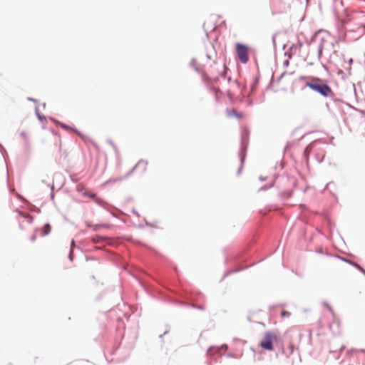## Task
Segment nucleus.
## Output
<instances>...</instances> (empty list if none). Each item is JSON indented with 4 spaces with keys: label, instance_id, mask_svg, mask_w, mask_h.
Masks as SVG:
<instances>
[{
    "label": "nucleus",
    "instance_id": "f257e3e1",
    "mask_svg": "<svg viewBox=\"0 0 365 365\" xmlns=\"http://www.w3.org/2000/svg\"><path fill=\"white\" fill-rule=\"evenodd\" d=\"M306 86L324 97H329L333 94L331 88L327 84L324 83L322 81L318 78H314L310 82H307Z\"/></svg>",
    "mask_w": 365,
    "mask_h": 365
},
{
    "label": "nucleus",
    "instance_id": "f03ea898",
    "mask_svg": "<svg viewBox=\"0 0 365 365\" xmlns=\"http://www.w3.org/2000/svg\"><path fill=\"white\" fill-rule=\"evenodd\" d=\"M278 340L277 334L273 331H269L264 334L262 340L259 342V346L267 351L274 349L273 344Z\"/></svg>",
    "mask_w": 365,
    "mask_h": 365
},
{
    "label": "nucleus",
    "instance_id": "7ed1b4c3",
    "mask_svg": "<svg viewBox=\"0 0 365 365\" xmlns=\"http://www.w3.org/2000/svg\"><path fill=\"white\" fill-rule=\"evenodd\" d=\"M235 50L237 58L242 63H247L249 61V47L247 45L237 43Z\"/></svg>",
    "mask_w": 365,
    "mask_h": 365
},
{
    "label": "nucleus",
    "instance_id": "20e7f679",
    "mask_svg": "<svg viewBox=\"0 0 365 365\" xmlns=\"http://www.w3.org/2000/svg\"><path fill=\"white\" fill-rule=\"evenodd\" d=\"M226 113L227 115L230 118L235 117L238 119H242L245 117L244 113L238 112L235 109H228Z\"/></svg>",
    "mask_w": 365,
    "mask_h": 365
},
{
    "label": "nucleus",
    "instance_id": "39448f33",
    "mask_svg": "<svg viewBox=\"0 0 365 365\" xmlns=\"http://www.w3.org/2000/svg\"><path fill=\"white\" fill-rule=\"evenodd\" d=\"M91 240L94 244L104 245L108 242V239L106 237H102L100 235H96V236L93 237Z\"/></svg>",
    "mask_w": 365,
    "mask_h": 365
},
{
    "label": "nucleus",
    "instance_id": "423d86ee",
    "mask_svg": "<svg viewBox=\"0 0 365 365\" xmlns=\"http://www.w3.org/2000/svg\"><path fill=\"white\" fill-rule=\"evenodd\" d=\"M51 227L49 224H46L41 229L43 235H47L51 232Z\"/></svg>",
    "mask_w": 365,
    "mask_h": 365
},
{
    "label": "nucleus",
    "instance_id": "0eeeda50",
    "mask_svg": "<svg viewBox=\"0 0 365 365\" xmlns=\"http://www.w3.org/2000/svg\"><path fill=\"white\" fill-rule=\"evenodd\" d=\"M282 317H288L290 316V313L287 311H282L281 313Z\"/></svg>",
    "mask_w": 365,
    "mask_h": 365
},
{
    "label": "nucleus",
    "instance_id": "6e6552de",
    "mask_svg": "<svg viewBox=\"0 0 365 365\" xmlns=\"http://www.w3.org/2000/svg\"><path fill=\"white\" fill-rule=\"evenodd\" d=\"M61 126L63 128H64V129H66V130H68V129H69L68 126H67V125H64V124H63V123H61Z\"/></svg>",
    "mask_w": 365,
    "mask_h": 365
},
{
    "label": "nucleus",
    "instance_id": "1a4fd4ad",
    "mask_svg": "<svg viewBox=\"0 0 365 365\" xmlns=\"http://www.w3.org/2000/svg\"><path fill=\"white\" fill-rule=\"evenodd\" d=\"M36 239V235H33L31 237V240L32 242H34Z\"/></svg>",
    "mask_w": 365,
    "mask_h": 365
},
{
    "label": "nucleus",
    "instance_id": "9d476101",
    "mask_svg": "<svg viewBox=\"0 0 365 365\" xmlns=\"http://www.w3.org/2000/svg\"><path fill=\"white\" fill-rule=\"evenodd\" d=\"M24 217H26L29 218L30 221L32 220V217L29 214H27L26 215H24Z\"/></svg>",
    "mask_w": 365,
    "mask_h": 365
},
{
    "label": "nucleus",
    "instance_id": "9b49d317",
    "mask_svg": "<svg viewBox=\"0 0 365 365\" xmlns=\"http://www.w3.org/2000/svg\"><path fill=\"white\" fill-rule=\"evenodd\" d=\"M354 265H355L357 268H359V269H361V268L360 267V266H359V265H358V264H354Z\"/></svg>",
    "mask_w": 365,
    "mask_h": 365
},
{
    "label": "nucleus",
    "instance_id": "f8f14e48",
    "mask_svg": "<svg viewBox=\"0 0 365 365\" xmlns=\"http://www.w3.org/2000/svg\"><path fill=\"white\" fill-rule=\"evenodd\" d=\"M327 308H328L331 312H332V309H331V308L329 306H328V305H327Z\"/></svg>",
    "mask_w": 365,
    "mask_h": 365
}]
</instances>
